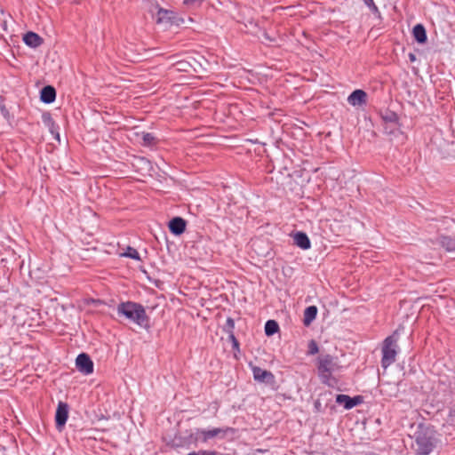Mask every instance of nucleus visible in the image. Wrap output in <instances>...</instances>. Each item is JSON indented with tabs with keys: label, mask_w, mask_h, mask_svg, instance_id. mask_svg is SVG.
Listing matches in <instances>:
<instances>
[{
	"label": "nucleus",
	"mask_w": 455,
	"mask_h": 455,
	"mask_svg": "<svg viewBox=\"0 0 455 455\" xmlns=\"http://www.w3.org/2000/svg\"><path fill=\"white\" fill-rule=\"evenodd\" d=\"M317 307L315 306H309L304 311L303 323L308 326L316 317Z\"/></svg>",
	"instance_id": "dca6fc26"
},
{
	"label": "nucleus",
	"mask_w": 455,
	"mask_h": 455,
	"mask_svg": "<svg viewBox=\"0 0 455 455\" xmlns=\"http://www.w3.org/2000/svg\"><path fill=\"white\" fill-rule=\"evenodd\" d=\"M76 366L78 371L84 375H90L93 372V362L87 354L82 353L77 355Z\"/></svg>",
	"instance_id": "39448f33"
},
{
	"label": "nucleus",
	"mask_w": 455,
	"mask_h": 455,
	"mask_svg": "<svg viewBox=\"0 0 455 455\" xmlns=\"http://www.w3.org/2000/svg\"><path fill=\"white\" fill-rule=\"evenodd\" d=\"M318 351H319V348H318L317 343L314 339L310 340L308 343L307 354L313 355L317 354Z\"/></svg>",
	"instance_id": "b1692460"
},
{
	"label": "nucleus",
	"mask_w": 455,
	"mask_h": 455,
	"mask_svg": "<svg viewBox=\"0 0 455 455\" xmlns=\"http://www.w3.org/2000/svg\"><path fill=\"white\" fill-rule=\"evenodd\" d=\"M234 329H235V322L231 317H228L227 319L224 330L227 333L231 334V333H234Z\"/></svg>",
	"instance_id": "5701e85b"
},
{
	"label": "nucleus",
	"mask_w": 455,
	"mask_h": 455,
	"mask_svg": "<svg viewBox=\"0 0 455 455\" xmlns=\"http://www.w3.org/2000/svg\"><path fill=\"white\" fill-rule=\"evenodd\" d=\"M228 337H229V339L233 343V347H238L239 344H238V341H237L236 338L235 337V334L234 333L228 334Z\"/></svg>",
	"instance_id": "cd10ccee"
},
{
	"label": "nucleus",
	"mask_w": 455,
	"mask_h": 455,
	"mask_svg": "<svg viewBox=\"0 0 455 455\" xmlns=\"http://www.w3.org/2000/svg\"><path fill=\"white\" fill-rule=\"evenodd\" d=\"M435 447L434 432L428 428H420L415 433L414 449L417 454L428 455Z\"/></svg>",
	"instance_id": "7ed1b4c3"
},
{
	"label": "nucleus",
	"mask_w": 455,
	"mask_h": 455,
	"mask_svg": "<svg viewBox=\"0 0 455 455\" xmlns=\"http://www.w3.org/2000/svg\"><path fill=\"white\" fill-rule=\"evenodd\" d=\"M142 140H143V144L145 146H151V145L155 144L156 138L154 137V135L152 133L144 132L142 134Z\"/></svg>",
	"instance_id": "4be33fe9"
},
{
	"label": "nucleus",
	"mask_w": 455,
	"mask_h": 455,
	"mask_svg": "<svg viewBox=\"0 0 455 455\" xmlns=\"http://www.w3.org/2000/svg\"><path fill=\"white\" fill-rule=\"evenodd\" d=\"M122 257L130 258L135 260H140V256L138 251L131 246H128L124 252L120 254Z\"/></svg>",
	"instance_id": "aec40b11"
},
{
	"label": "nucleus",
	"mask_w": 455,
	"mask_h": 455,
	"mask_svg": "<svg viewBox=\"0 0 455 455\" xmlns=\"http://www.w3.org/2000/svg\"><path fill=\"white\" fill-rule=\"evenodd\" d=\"M169 228L173 235H181L186 229V221L180 217H175L169 222Z\"/></svg>",
	"instance_id": "9d476101"
},
{
	"label": "nucleus",
	"mask_w": 455,
	"mask_h": 455,
	"mask_svg": "<svg viewBox=\"0 0 455 455\" xmlns=\"http://www.w3.org/2000/svg\"><path fill=\"white\" fill-rule=\"evenodd\" d=\"M279 331V325L275 320H268L265 323V333L267 336H271Z\"/></svg>",
	"instance_id": "a211bd4d"
},
{
	"label": "nucleus",
	"mask_w": 455,
	"mask_h": 455,
	"mask_svg": "<svg viewBox=\"0 0 455 455\" xmlns=\"http://www.w3.org/2000/svg\"><path fill=\"white\" fill-rule=\"evenodd\" d=\"M409 57H410V60H411V61L415 60V55H414V54L411 53V54L409 55Z\"/></svg>",
	"instance_id": "c85d7f7f"
},
{
	"label": "nucleus",
	"mask_w": 455,
	"mask_h": 455,
	"mask_svg": "<svg viewBox=\"0 0 455 455\" xmlns=\"http://www.w3.org/2000/svg\"><path fill=\"white\" fill-rule=\"evenodd\" d=\"M203 0H184V4L188 5V6H193V5H196V4H200L202 3Z\"/></svg>",
	"instance_id": "bb28decb"
},
{
	"label": "nucleus",
	"mask_w": 455,
	"mask_h": 455,
	"mask_svg": "<svg viewBox=\"0 0 455 455\" xmlns=\"http://www.w3.org/2000/svg\"><path fill=\"white\" fill-rule=\"evenodd\" d=\"M23 42L29 47L36 48L43 43V39L34 32H28L23 36Z\"/></svg>",
	"instance_id": "ddd939ff"
},
{
	"label": "nucleus",
	"mask_w": 455,
	"mask_h": 455,
	"mask_svg": "<svg viewBox=\"0 0 455 455\" xmlns=\"http://www.w3.org/2000/svg\"><path fill=\"white\" fill-rule=\"evenodd\" d=\"M398 339H399V332L398 331H395L391 335L387 336L384 340L381 347V366L384 369H387L391 364H393L396 360V355L398 354Z\"/></svg>",
	"instance_id": "f03ea898"
},
{
	"label": "nucleus",
	"mask_w": 455,
	"mask_h": 455,
	"mask_svg": "<svg viewBox=\"0 0 455 455\" xmlns=\"http://www.w3.org/2000/svg\"><path fill=\"white\" fill-rule=\"evenodd\" d=\"M216 437L224 438L228 434H234L235 429L229 427L213 428Z\"/></svg>",
	"instance_id": "412c9836"
},
{
	"label": "nucleus",
	"mask_w": 455,
	"mask_h": 455,
	"mask_svg": "<svg viewBox=\"0 0 455 455\" xmlns=\"http://www.w3.org/2000/svg\"><path fill=\"white\" fill-rule=\"evenodd\" d=\"M347 102L353 107H361L367 103V93L361 89L352 92L347 97Z\"/></svg>",
	"instance_id": "0eeeda50"
},
{
	"label": "nucleus",
	"mask_w": 455,
	"mask_h": 455,
	"mask_svg": "<svg viewBox=\"0 0 455 455\" xmlns=\"http://www.w3.org/2000/svg\"><path fill=\"white\" fill-rule=\"evenodd\" d=\"M196 433L201 435V441L203 443H207L210 439L216 437L214 435V432H213V428L212 429H197Z\"/></svg>",
	"instance_id": "6ab92c4d"
},
{
	"label": "nucleus",
	"mask_w": 455,
	"mask_h": 455,
	"mask_svg": "<svg viewBox=\"0 0 455 455\" xmlns=\"http://www.w3.org/2000/svg\"><path fill=\"white\" fill-rule=\"evenodd\" d=\"M363 399L360 395L350 397L347 395H338L336 403L342 404L346 410H350L362 403Z\"/></svg>",
	"instance_id": "6e6552de"
},
{
	"label": "nucleus",
	"mask_w": 455,
	"mask_h": 455,
	"mask_svg": "<svg viewBox=\"0 0 455 455\" xmlns=\"http://www.w3.org/2000/svg\"><path fill=\"white\" fill-rule=\"evenodd\" d=\"M173 13L168 10L160 8L156 14V22L157 23H164L169 22L172 19Z\"/></svg>",
	"instance_id": "f3484780"
},
{
	"label": "nucleus",
	"mask_w": 455,
	"mask_h": 455,
	"mask_svg": "<svg viewBox=\"0 0 455 455\" xmlns=\"http://www.w3.org/2000/svg\"><path fill=\"white\" fill-rule=\"evenodd\" d=\"M339 365L337 363V359L332 355H326L319 358L318 360V373L324 384H329L332 372L338 371Z\"/></svg>",
	"instance_id": "20e7f679"
},
{
	"label": "nucleus",
	"mask_w": 455,
	"mask_h": 455,
	"mask_svg": "<svg viewBox=\"0 0 455 455\" xmlns=\"http://www.w3.org/2000/svg\"><path fill=\"white\" fill-rule=\"evenodd\" d=\"M40 99L44 103H46V104L52 103L56 99L55 89L51 85L44 86L41 90Z\"/></svg>",
	"instance_id": "f8f14e48"
},
{
	"label": "nucleus",
	"mask_w": 455,
	"mask_h": 455,
	"mask_svg": "<svg viewBox=\"0 0 455 455\" xmlns=\"http://www.w3.org/2000/svg\"><path fill=\"white\" fill-rule=\"evenodd\" d=\"M293 240L294 243L302 250H307L311 247L310 240L307 234L304 232L299 231L295 233L293 235Z\"/></svg>",
	"instance_id": "9b49d317"
},
{
	"label": "nucleus",
	"mask_w": 455,
	"mask_h": 455,
	"mask_svg": "<svg viewBox=\"0 0 455 455\" xmlns=\"http://www.w3.org/2000/svg\"><path fill=\"white\" fill-rule=\"evenodd\" d=\"M365 5L374 13L379 12V8L373 0H363Z\"/></svg>",
	"instance_id": "393cba45"
},
{
	"label": "nucleus",
	"mask_w": 455,
	"mask_h": 455,
	"mask_svg": "<svg viewBox=\"0 0 455 455\" xmlns=\"http://www.w3.org/2000/svg\"><path fill=\"white\" fill-rule=\"evenodd\" d=\"M438 243L446 251H455V237L443 235L438 238Z\"/></svg>",
	"instance_id": "2eb2a0df"
},
{
	"label": "nucleus",
	"mask_w": 455,
	"mask_h": 455,
	"mask_svg": "<svg viewBox=\"0 0 455 455\" xmlns=\"http://www.w3.org/2000/svg\"><path fill=\"white\" fill-rule=\"evenodd\" d=\"M251 371L254 379L258 382L271 383L275 380L274 374L269 371L261 369L258 366H252Z\"/></svg>",
	"instance_id": "1a4fd4ad"
},
{
	"label": "nucleus",
	"mask_w": 455,
	"mask_h": 455,
	"mask_svg": "<svg viewBox=\"0 0 455 455\" xmlns=\"http://www.w3.org/2000/svg\"><path fill=\"white\" fill-rule=\"evenodd\" d=\"M68 418V405L64 402H59L56 413H55V421L56 427L59 430H61L62 427L67 423Z\"/></svg>",
	"instance_id": "423d86ee"
},
{
	"label": "nucleus",
	"mask_w": 455,
	"mask_h": 455,
	"mask_svg": "<svg viewBox=\"0 0 455 455\" xmlns=\"http://www.w3.org/2000/svg\"><path fill=\"white\" fill-rule=\"evenodd\" d=\"M412 35L418 43L424 44L427 42V32L425 27L422 24H417L414 26L412 29Z\"/></svg>",
	"instance_id": "4468645a"
},
{
	"label": "nucleus",
	"mask_w": 455,
	"mask_h": 455,
	"mask_svg": "<svg viewBox=\"0 0 455 455\" xmlns=\"http://www.w3.org/2000/svg\"><path fill=\"white\" fill-rule=\"evenodd\" d=\"M116 312L118 315L124 316L135 324L148 328L149 318L141 304L133 301L121 302L117 305Z\"/></svg>",
	"instance_id": "f257e3e1"
},
{
	"label": "nucleus",
	"mask_w": 455,
	"mask_h": 455,
	"mask_svg": "<svg viewBox=\"0 0 455 455\" xmlns=\"http://www.w3.org/2000/svg\"><path fill=\"white\" fill-rule=\"evenodd\" d=\"M188 455H217L215 451L200 450L198 451L189 452Z\"/></svg>",
	"instance_id": "a878e982"
}]
</instances>
